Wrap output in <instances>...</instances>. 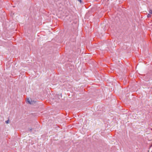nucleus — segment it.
Listing matches in <instances>:
<instances>
[{"mask_svg":"<svg viewBox=\"0 0 152 152\" xmlns=\"http://www.w3.org/2000/svg\"><path fill=\"white\" fill-rule=\"evenodd\" d=\"M79 2H81V0H78Z\"/></svg>","mask_w":152,"mask_h":152,"instance_id":"39448f33","label":"nucleus"},{"mask_svg":"<svg viewBox=\"0 0 152 152\" xmlns=\"http://www.w3.org/2000/svg\"><path fill=\"white\" fill-rule=\"evenodd\" d=\"M149 12L150 14H152V10H150Z\"/></svg>","mask_w":152,"mask_h":152,"instance_id":"f03ea898","label":"nucleus"},{"mask_svg":"<svg viewBox=\"0 0 152 152\" xmlns=\"http://www.w3.org/2000/svg\"><path fill=\"white\" fill-rule=\"evenodd\" d=\"M9 120H8L7 121H6V123L7 124L8 123H9Z\"/></svg>","mask_w":152,"mask_h":152,"instance_id":"7ed1b4c3","label":"nucleus"},{"mask_svg":"<svg viewBox=\"0 0 152 152\" xmlns=\"http://www.w3.org/2000/svg\"><path fill=\"white\" fill-rule=\"evenodd\" d=\"M148 17H150V15L149 14H148L147 15Z\"/></svg>","mask_w":152,"mask_h":152,"instance_id":"20e7f679","label":"nucleus"},{"mask_svg":"<svg viewBox=\"0 0 152 152\" xmlns=\"http://www.w3.org/2000/svg\"><path fill=\"white\" fill-rule=\"evenodd\" d=\"M27 102H28V103L30 104H31L33 103V102L32 101H30V99H27Z\"/></svg>","mask_w":152,"mask_h":152,"instance_id":"f257e3e1","label":"nucleus"}]
</instances>
